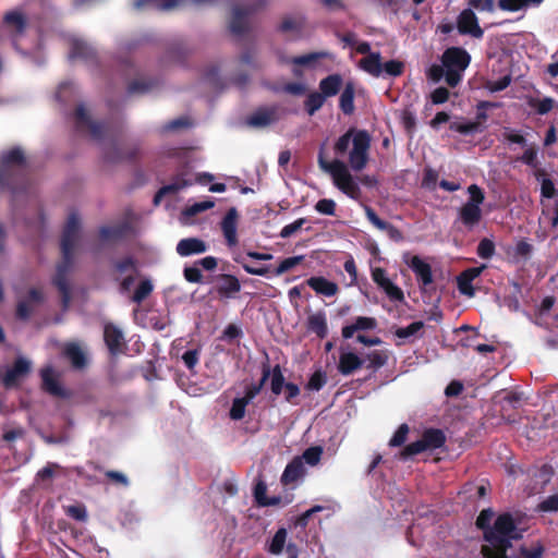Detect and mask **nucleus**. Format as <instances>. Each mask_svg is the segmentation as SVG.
I'll list each match as a JSON object with an SVG mask.
<instances>
[{
	"label": "nucleus",
	"instance_id": "obj_1",
	"mask_svg": "<svg viewBox=\"0 0 558 558\" xmlns=\"http://www.w3.org/2000/svg\"><path fill=\"white\" fill-rule=\"evenodd\" d=\"M31 185L28 163L21 147H12L0 155V187L13 195L24 193Z\"/></svg>",
	"mask_w": 558,
	"mask_h": 558
},
{
	"label": "nucleus",
	"instance_id": "obj_2",
	"mask_svg": "<svg viewBox=\"0 0 558 558\" xmlns=\"http://www.w3.org/2000/svg\"><path fill=\"white\" fill-rule=\"evenodd\" d=\"M351 142L353 147L349 153V162L354 171H361L366 167L368 161L371 135L365 130L354 131L353 129H350L348 132L341 135L336 142V154H345Z\"/></svg>",
	"mask_w": 558,
	"mask_h": 558
},
{
	"label": "nucleus",
	"instance_id": "obj_3",
	"mask_svg": "<svg viewBox=\"0 0 558 558\" xmlns=\"http://www.w3.org/2000/svg\"><path fill=\"white\" fill-rule=\"evenodd\" d=\"M523 530L519 529L511 513H501L495 520V523L488 532L485 533V541L495 549H509L511 541H518L523 537Z\"/></svg>",
	"mask_w": 558,
	"mask_h": 558
},
{
	"label": "nucleus",
	"instance_id": "obj_4",
	"mask_svg": "<svg viewBox=\"0 0 558 558\" xmlns=\"http://www.w3.org/2000/svg\"><path fill=\"white\" fill-rule=\"evenodd\" d=\"M318 163L323 170L331 173L333 183L340 191L354 199L360 196L361 190L342 161L333 160L328 162L325 160L323 151H320Z\"/></svg>",
	"mask_w": 558,
	"mask_h": 558
},
{
	"label": "nucleus",
	"instance_id": "obj_5",
	"mask_svg": "<svg viewBox=\"0 0 558 558\" xmlns=\"http://www.w3.org/2000/svg\"><path fill=\"white\" fill-rule=\"evenodd\" d=\"M446 444V435L439 428H427L423 432L421 439L407 445L398 458L407 461L414 456L425 451H432L441 448Z\"/></svg>",
	"mask_w": 558,
	"mask_h": 558
},
{
	"label": "nucleus",
	"instance_id": "obj_6",
	"mask_svg": "<svg viewBox=\"0 0 558 558\" xmlns=\"http://www.w3.org/2000/svg\"><path fill=\"white\" fill-rule=\"evenodd\" d=\"M74 250L75 247L61 246L62 259L56 267V275L52 278L53 286L61 294L63 308H66L71 301V288L68 280V275L74 264Z\"/></svg>",
	"mask_w": 558,
	"mask_h": 558
},
{
	"label": "nucleus",
	"instance_id": "obj_7",
	"mask_svg": "<svg viewBox=\"0 0 558 558\" xmlns=\"http://www.w3.org/2000/svg\"><path fill=\"white\" fill-rule=\"evenodd\" d=\"M267 0H252L244 5H234L230 21V31L234 35H243L248 29L247 17L266 7Z\"/></svg>",
	"mask_w": 558,
	"mask_h": 558
},
{
	"label": "nucleus",
	"instance_id": "obj_8",
	"mask_svg": "<svg viewBox=\"0 0 558 558\" xmlns=\"http://www.w3.org/2000/svg\"><path fill=\"white\" fill-rule=\"evenodd\" d=\"M74 116L76 129H87L94 140L100 141L108 134V128L104 123L93 121L83 104L76 107Z\"/></svg>",
	"mask_w": 558,
	"mask_h": 558
},
{
	"label": "nucleus",
	"instance_id": "obj_9",
	"mask_svg": "<svg viewBox=\"0 0 558 558\" xmlns=\"http://www.w3.org/2000/svg\"><path fill=\"white\" fill-rule=\"evenodd\" d=\"M210 293H216L220 300L234 299L241 291V282L234 275L219 274L214 278Z\"/></svg>",
	"mask_w": 558,
	"mask_h": 558
},
{
	"label": "nucleus",
	"instance_id": "obj_10",
	"mask_svg": "<svg viewBox=\"0 0 558 558\" xmlns=\"http://www.w3.org/2000/svg\"><path fill=\"white\" fill-rule=\"evenodd\" d=\"M140 154L137 144L126 145L121 148L117 142H111L104 149V159L106 162L118 163L122 161H135Z\"/></svg>",
	"mask_w": 558,
	"mask_h": 558
},
{
	"label": "nucleus",
	"instance_id": "obj_11",
	"mask_svg": "<svg viewBox=\"0 0 558 558\" xmlns=\"http://www.w3.org/2000/svg\"><path fill=\"white\" fill-rule=\"evenodd\" d=\"M32 369V364L25 357H16L11 367H9L3 376L2 384L5 388H12L19 385L21 379L26 377Z\"/></svg>",
	"mask_w": 558,
	"mask_h": 558
},
{
	"label": "nucleus",
	"instance_id": "obj_12",
	"mask_svg": "<svg viewBox=\"0 0 558 558\" xmlns=\"http://www.w3.org/2000/svg\"><path fill=\"white\" fill-rule=\"evenodd\" d=\"M409 267L415 274L418 287L422 292H428L434 283L432 267L428 263L415 255L409 262Z\"/></svg>",
	"mask_w": 558,
	"mask_h": 558
},
{
	"label": "nucleus",
	"instance_id": "obj_13",
	"mask_svg": "<svg viewBox=\"0 0 558 558\" xmlns=\"http://www.w3.org/2000/svg\"><path fill=\"white\" fill-rule=\"evenodd\" d=\"M457 28L461 35H470L473 38L481 39L484 31L478 24L477 16L471 9H464L457 19Z\"/></svg>",
	"mask_w": 558,
	"mask_h": 558
},
{
	"label": "nucleus",
	"instance_id": "obj_14",
	"mask_svg": "<svg viewBox=\"0 0 558 558\" xmlns=\"http://www.w3.org/2000/svg\"><path fill=\"white\" fill-rule=\"evenodd\" d=\"M470 62V53L461 47L447 48L441 57V63L445 69L464 71L469 66Z\"/></svg>",
	"mask_w": 558,
	"mask_h": 558
},
{
	"label": "nucleus",
	"instance_id": "obj_15",
	"mask_svg": "<svg viewBox=\"0 0 558 558\" xmlns=\"http://www.w3.org/2000/svg\"><path fill=\"white\" fill-rule=\"evenodd\" d=\"M279 120V107L277 105L257 108L248 118L247 124L253 128H265Z\"/></svg>",
	"mask_w": 558,
	"mask_h": 558
},
{
	"label": "nucleus",
	"instance_id": "obj_16",
	"mask_svg": "<svg viewBox=\"0 0 558 558\" xmlns=\"http://www.w3.org/2000/svg\"><path fill=\"white\" fill-rule=\"evenodd\" d=\"M486 265H481L478 267H471L457 277V287L461 294L472 298L475 295V289L472 282L482 275Z\"/></svg>",
	"mask_w": 558,
	"mask_h": 558
},
{
	"label": "nucleus",
	"instance_id": "obj_17",
	"mask_svg": "<svg viewBox=\"0 0 558 558\" xmlns=\"http://www.w3.org/2000/svg\"><path fill=\"white\" fill-rule=\"evenodd\" d=\"M104 340L111 355H118L124 347V336L120 328L112 323L104 327Z\"/></svg>",
	"mask_w": 558,
	"mask_h": 558
},
{
	"label": "nucleus",
	"instance_id": "obj_18",
	"mask_svg": "<svg viewBox=\"0 0 558 558\" xmlns=\"http://www.w3.org/2000/svg\"><path fill=\"white\" fill-rule=\"evenodd\" d=\"M236 222L238 210L235 207H231L221 221V230L229 246H234L238 243Z\"/></svg>",
	"mask_w": 558,
	"mask_h": 558
},
{
	"label": "nucleus",
	"instance_id": "obj_19",
	"mask_svg": "<svg viewBox=\"0 0 558 558\" xmlns=\"http://www.w3.org/2000/svg\"><path fill=\"white\" fill-rule=\"evenodd\" d=\"M377 320L374 317L359 316L352 324L345 325L341 329L344 339H351L357 331L374 330L377 328Z\"/></svg>",
	"mask_w": 558,
	"mask_h": 558
},
{
	"label": "nucleus",
	"instance_id": "obj_20",
	"mask_svg": "<svg viewBox=\"0 0 558 558\" xmlns=\"http://www.w3.org/2000/svg\"><path fill=\"white\" fill-rule=\"evenodd\" d=\"M69 59H82L86 62H96L97 61V52L96 50L89 46L86 41L81 39L71 40V49L69 53Z\"/></svg>",
	"mask_w": 558,
	"mask_h": 558
},
{
	"label": "nucleus",
	"instance_id": "obj_21",
	"mask_svg": "<svg viewBox=\"0 0 558 558\" xmlns=\"http://www.w3.org/2000/svg\"><path fill=\"white\" fill-rule=\"evenodd\" d=\"M208 246L205 241L198 238H185L178 242L177 253L182 256H191L196 254H203L207 251Z\"/></svg>",
	"mask_w": 558,
	"mask_h": 558
},
{
	"label": "nucleus",
	"instance_id": "obj_22",
	"mask_svg": "<svg viewBox=\"0 0 558 558\" xmlns=\"http://www.w3.org/2000/svg\"><path fill=\"white\" fill-rule=\"evenodd\" d=\"M365 360L354 352H343L339 356L338 372L343 376H349L364 365Z\"/></svg>",
	"mask_w": 558,
	"mask_h": 558
},
{
	"label": "nucleus",
	"instance_id": "obj_23",
	"mask_svg": "<svg viewBox=\"0 0 558 558\" xmlns=\"http://www.w3.org/2000/svg\"><path fill=\"white\" fill-rule=\"evenodd\" d=\"M80 230V217L77 214L72 213L68 217L66 223L64 226L61 244L60 246H69L75 247L77 235Z\"/></svg>",
	"mask_w": 558,
	"mask_h": 558
},
{
	"label": "nucleus",
	"instance_id": "obj_24",
	"mask_svg": "<svg viewBox=\"0 0 558 558\" xmlns=\"http://www.w3.org/2000/svg\"><path fill=\"white\" fill-rule=\"evenodd\" d=\"M305 283L313 289L317 294L330 298L335 296L339 292V287L336 282H332L322 276H313L308 278Z\"/></svg>",
	"mask_w": 558,
	"mask_h": 558
},
{
	"label": "nucleus",
	"instance_id": "obj_25",
	"mask_svg": "<svg viewBox=\"0 0 558 558\" xmlns=\"http://www.w3.org/2000/svg\"><path fill=\"white\" fill-rule=\"evenodd\" d=\"M41 387L43 389L54 397H64V390L59 380L54 376V371L51 366L44 367L40 371Z\"/></svg>",
	"mask_w": 558,
	"mask_h": 558
},
{
	"label": "nucleus",
	"instance_id": "obj_26",
	"mask_svg": "<svg viewBox=\"0 0 558 558\" xmlns=\"http://www.w3.org/2000/svg\"><path fill=\"white\" fill-rule=\"evenodd\" d=\"M305 474L304 463L301 457H294L286 466L282 475L281 483L283 485H289L296 482L299 478L303 477Z\"/></svg>",
	"mask_w": 558,
	"mask_h": 558
},
{
	"label": "nucleus",
	"instance_id": "obj_27",
	"mask_svg": "<svg viewBox=\"0 0 558 558\" xmlns=\"http://www.w3.org/2000/svg\"><path fill=\"white\" fill-rule=\"evenodd\" d=\"M538 148L535 144H531L526 146L523 154L519 157H517V161H520L533 169H536L535 177L537 180H539L541 177L545 175V170L537 169L539 166V160L537 158Z\"/></svg>",
	"mask_w": 558,
	"mask_h": 558
},
{
	"label": "nucleus",
	"instance_id": "obj_28",
	"mask_svg": "<svg viewBox=\"0 0 558 558\" xmlns=\"http://www.w3.org/2000/svg\"><path fill=\"white\" fill-rule=\"evenodd\" d=\"M63 354L70 361L73 368L82 369L87 365L86 355L76 343L66 344Z\"/></svg>",
	"mask_w": 558,
	"mask_h": 558
},
{
	"label": "nucleus",
	"instance_id": "obj_29",
	"mask_svg": "<svg viewBox=\"0 0 558 558\" xmlns=\"http://www.w3.org/2000/svg\"><path fill=\"white\" fill-rule=\"evenodd\" d=\"M307 328L311 332L315 333L319 339H324L328 335V326L326 315L324 312L312 314L307 318Z\"/></svg>",
	"mask_w": 558,
	"mask_h": 558
},
{
	"label": "nucleus",
	"instance_id": "obj_30",
	"mask_svg": "<svg viewBox=\"0 0 558 558\" xmlns=\"http://www.w3.org/2000/svg\"><path fill=\"white\" fill-rule=\"evenodd\" d=\"M191 184H192L191 181L178 177L173 182H171L170 184L163 185L162 187H160L157 191V193L155 194L154 199H153L154 205L158 206L161 203V199L163 196L174 195L179 191H181L182 189H184Z\"/></svg>",
	"mask_w": 558,
	"mask_h": 558
},
{
	"label": "nucleus",
	"instance_id": "obj_31",
	"mask_svg": "<svg viewBox=\"0 0 558 558\" xmlns=\"http://www.w3.org/2000/svg\"><path fill=\"white\" fill-rule=\"evenodd\" d=\"M360 68L374 77H379L383 74V64L379 52H373L361 59L359 62Z\"/></svg>",
	"mask_w": 558,
	"mask_h": 558
},
{
	"label": "nucleus",
	"instance_id": "obj_32",
	"mask_svg": "<svg viewBox=\"0 0 558 558\" xmlns=\"http://www.w3.org/2000/svg\"><path fill=\"white\" fill-rule=\"evenodd\" d=\"M270 376V365L268 363H264L262 366V377L258 383H252L248 386H246L243 399H246V401L250 403L252 400L259 395L262 389L264 388L266 381L269 379Z\"/></svg>",
	"mask_w": 558,
	"mask_h": 558
},
{
	"label": "nucleus",
	"instance_id": "obj_33",
	"mask_svg": "<svg viewBox=\"0 0 558 558\" xmlns=\"http://www.w3.org/2000/svg\"><path fill=\"white\" fill-rule=\"evenodd\" d=\"M182 0H134L133 8L142 11L146 8H156L161 11H167L177 8Z\"/></svg>",
	"mask_w": 558,
	"mask_h": 558
},
{
	"label": "nucleus",
	"instance_id": "obj_34",
	"mask_svg": "<svg viewBox=\"0 0 558 558\" xmlns=\"http://www.w3.org/2000/svg\"><path fill=\"white\" fill-rule=\"evenodd\" d=\"M3 23L5 26L13 28L14 35H22L27 26L26 17L19 11L7 12L3 16Z\"/></svg>",
	"mask_w": 558,
	"mask_h": 558
},
{
	"label": "nucleus",
	"instance_id": "obj_35",
	"mask_svg": "<svg viewBox=\"0 0 558 558\" xmlns=\"http://www.w3.org/2000/svg\"><path fill=\"white\" fill-rule=\"evenodd\" d=\"M354 95L355 86L352 82H348L344 85L339 99V107L341 111L347 116H351L354 112Z\"/></svg>",
	"mask_w": 558,
	"mask_h": 558
},
{
	"label": "nucleus",
	"instance_id": "obj_36",
	"mask_svg": "<svg viewBox=\"0 0 558 558\" xmlns=\"http://www.w3.org/2000/svg\"><path fill=\"white\" fill-rule=\"evenodd\" d=\"M342 86L340 74H330L319 82L320 93L327 98L336 96Z\"/></svg>",
	"mask_w": 558,
	"mask_h": 558
},
{
	"label": "nucleus",
	"instance_id": "obj_37",
	"mask_svg": "<svg viewBox=\"0 0 558 558\" xmlns=\"http://www.w3.org/2000/svg\"><path fill=\"white\" fill-rule=\"evenodd\" d=\"M459 217L464 226L473 227L481 221L482 209L473 204L465 203L459 211Z\"/></svg>",
	"mask_w": 558,
	"mask_h": 558
},
{
	"label": "nucleus",
	"instance_id": "obj_38",
	"mask_svg": "<svg viewBox=\"0 0 558 558\" xmlns=\"http://www.w3.org/2000/svg\"><path fill=\"white\" fill-rule=\"evenodd\" d=\"M544 0H498V7L502 11L515 12L529 5H539Z\"/></svg>",
	"mask_w": 558,
	"mask_h": 558
},
{
	"label": "nucleus",
	"instance_id": "obj_39",
	"mask_svg": "<svg viewBox=\"0 0 558 558\" xmlns=\"http://www.w3.org/2000/svg\"><path fill=\"white\" fill-rule=\"evenodd\" d=\"M287 536H288L287 529H284V527L278 529L268 545V548H267L268 553H270L272 555H280L284 549Z\"/></svg>",
	"mask_w": 558,
	"mask_h": 558
},
{
	"label": "nucleus",
	"instance_id": "obj_40",
	"mask_svg": "<svg viewBox=\"0 0 558 558\" xmlns=\"http://www.w3.org/2000/svg\"><path fill=\"white\" fill-rule=\"evenodd\" d=\"M126 226H116V227H108L102 226L99 229V238L101 241H112V240H119L123 238L126 233Z\"/></svg>",
	"mask_w": 558,
	"mask_h": 558
},
{
	"label": "nucleus",
	"instance_id": "obj_41",
	"mask_svg": "<svg viewBox=\"0 0 558 558\" xmlns=\"http://www.w3.org/2000/svg\"><path fill=\"white\" fill-rule=\"evenodd\" d=\"M157 80H134L128 85V93L132 94H145L154 89L158 85Z\"/></svg>",
	"mask_w": 558,
	"mask_h": 558
},
{
	"label": "nucleus",
	"instance_id": "obj_42",
	"mask_svg": "<svg viewBox=\"0 0 558 558\" xmlns=\"http://www.w3.org/2000/svg\"><path fill=\"white\" fill-rule=\"evenodd\" d=\"M270 390L275 396H279L287 383L279 364L270 368Z\"/></svg>",
	"mask_w": 558,
	"mask_h": 558
},
{
	"label": "nucleus",
	"instance_id": "obj_43",
	"mask_svg": "<svg viewBox=\"0 0 558 558\" xmlns=\"http://www.w3.org/2000/svg\"><path fill=\"white\" fill-rule=\"evenodd\" d=\"M364 360L368 362L366 368L377 371L388 362V355L385 351L374 350Z\"/></svg>",
	"mask_w": 558,
	"mask_h": 558
},
{
	"label": "nucleus",
	"instance_id": "obj_44",
	"mask_svg": "<svg viewBox=\"0 0 558 558\" xmlns=\"http://www.w3.org/2000/svg\"><path fill=\"white\" fill-rule=\"evenodd\" d=\"M304 25H305L304 16H298V17L287 16L282 20L278 29L282 33L301 32L303 29Z\"/></svg>",
	"mask_w": 558,
	"mask_h": 558
},
{
	"label": "nucleus",
	"instance_id": "obj_45",
	"mask_svg": "<svg viewBox=\"0 0 558 558\" xmlns=\"http://www.w3.org/2000/svg\"><path fill=\"white\" fill-rule=\"evenodd\" d=\"M153 290L154 286L149 279L142 280L132 295V301L136 304H141L151 294Z\"/></svg>",
	"mask_w": 558,
	"mask_h": 558
},
{
	"label": "nucleus",
	"instance_id": "obj_46",
	"mask_svg": "<svg viewBox=\"0 0 558 558\" xmlns=\"http://www.w3.org/2000/svg\"><path fill=\"white\" fill-rule=\"evenodd\" d=\"M449 129L451 131L458 132L463 135H469L473 133L482 132L484 128L480 126V122L469 121V122H452L450 123Z\"/></svg>",
	"mask_w": 558,
	"mask_h": 558
},
{
	"label": "nucleus",
	"instance_id": "obj_47",
	"mask_svg": "<svg viewBox=\"0 0 558 558\" xmlns=\"http://www.w3.org/2000/svg\"><path fill=\"white\" fill-rule=\"evenodd\" d=\"M326 97L322 93L313 92L311 93L305 100V110L310 116H313L316 111H318L324 102Z\"/></svg>",
	"mask_w": 558,
	"mask_h": 558
},
{
	"label": "nucleus",
	"instance_id": "obj_48",
	"mask_svg": "<svg viewBox=\"0 0 558 558\" xmlns=\"http://www.w3.org/2000/svg\"><path fill=\"white\" fill-rule=\"evenodd\" d=\"M424 328V323L413 322L407 327H399L395 331V336L399 339L407 340L411 337H414L418 331H421Z\"/></svg>",
	"mask_w": 558,
	"mask_h": 558
},
{
	"label": "nucleus",
	"instance_id": "obj_49",
	"mask_svg": "<svg viewBox=\"0 0 558 558\" xmlns=\"http://www.w3.org/2000/svg\"><path fill=\"white\" fill-rule=\"evenodd\" d=\"M323 448L320 446H312L304 450L302 456L303 463H307L311 466H315L319 463L323 456Z\"/></svg>",
	"mask_w": 558,
	"mask_h": 558
},
{
	"label": "nucleus",
	"instance_id": "obj_50",
	"mask_svg": "<svg viewBox=\"0 0 558 558\" xmlns=\"http://www.w3.org/2000/svg\"><path fill=\"white\" fill-rule=\"evenodd\" d=\"M248 402L246 399L235 398L232 401L231 409L229 411V416L233 421H240L245 416V409L247 407Z\"/></svg>",
	"mask_w": 558,
	"mask_h": 558
},
{
	"label": "nucleus",
	"instance_id": "obj_51",
	"mask_svg": "<svg viewBox=\"0 0 558 558\" xmlns=\"http://www.w3.org/2000/svg\"><path fill=\"white\" fill-rule=\"evenodd\" d=\"M529 106L534 108L538 114H546L548 113L550 110H553L554 106H555V100L550 97H545L543 99H535V98H531L529 100Z\"/></svg>",
	"mask_w": 558,
	"mask_h": 558
},
{
	"label": "nucleus",
	"instance_id": "obj_52",
	"mask_svg": "<svg viewBox=\"0 0 558 558\" xmlns=\"http://www.w3.org/2000/svg\"><path fill=\"white\" fill-rule=\"evenodd\" d=\"M304 260L303 255L292 256L284 258L280 262L278 267L274 270L275 276H281L282 274L291 270L295 266L300 265Z\"/></svg>",
	"mask_w": 558,
	"mask_h": 558
},
{
	"label": "nucleus",
	"instance_id": "obj_53",
	"mask_svg": "<svg viewBox=\"0 0 558 558\" xmlns=\"http://www.w3.org/2000/svg\"><path fill=\"white\" fill-rule=\"evenodd\" d=\"M476 253L481 258H492L495 254V243L487 238L482 239L477 245Z\"/></svg>",
	"mask_w": 558,
	"mask_h": 558
},
{
	"label": "nucleus",
	"instance_id": "obj_54",
	"mask_svg": "<svg viewBox=\"0 0 558 558\" xmlns=\"http://www.w3.org/2000/svg\"><path fill=\"white\" fill-rule=\"evenodd\" d=\"M494 517V511L488 508L484 509L480 512L478 517L476 518V526L484 532L489 531L493 526L490 525L492 519Z\"/></svg>",
	"mask_w": 558,
	"mask_h": 558
},
{
	"label": "nucleus",
	"instance_id": "obj_55",
	"mask_svg": "<svg viewBox=\"0 0 558 558\" xmlns=\"http://www.w3.org/2000/svg\"><path fill=\"white\" fill-rule=\"evenodd\" d=\"M324 510V507L323 506H314L313 508L306 510L305 512H303L302 514H300L299 517H296L293 521V525L295 527H301V529H305L308 524V521L310 519L312 518V515L316 512H320Z\"/></svg>",
	"mask_w": 558,
	"mask_h": 558
},
{
	"label": "nucleus",
	"instance_id": "obj_56",
	"mask_svg": "<svg viewBox=\"0 0 558 558\" xmlns=\"http://www.w3.org/2000/svg\"><path fill=\"white\" fill-rule=\"evenodd\" d=\"M409 430H410V428H409L408 424H405V423L401 424L398 427V429L395 432V434L391 437V439L389 440V446L390 447H400V446H402L405 442V440H407Z\"/></svg>",
	"mask_w": 558,
	"mask_h": 558
},
{
	"label": "nucleus",
	"instance_id": "obj_57",
	"mask_svg": "<svg viewBox=\"0 0 558 558\" xmlns=\"http://www.w3.org/2000/svg\"><path fill=\"white\" fill-rule=\"evenodd\" d=\"M403 71L404 63L399 60H390L383 64V72L392 77L402 75Z\"/></svg>",
	"mask_w": 558,
	"mask_h": 558
},
{
	"label": "nucleus",
	"instance_id": "obj_58",
	"mask_svg": "<svg viewBox=\"0 0 558 558\" xmlns=\"http://www.w3.org/2000/svg\"><path fill=\"white\" fill-rule=\"evenodd\" d=\"M539 512H558V493L546 497L537 505Z\"/></svg>",
	"mask_w": 558,
	"mask_h": 558
},
{
	"label": "nucleus",
	"instance_id": "obj_59",
	"mask_svg": "<svg viewBox=\"0 0 558 558\" xmlns=\"http://www.w3.org/2000/svg\"><path fill=\"white\" fill-rule=\"evenodd\" d=\"M326 380H327L326 374L323 373L322 371H316L310 377V379L306 384V389L318 391L324 387V385L326 384Z\"/></svg>",
	"mask_w": 558,
	"mask_h": 558
},
{
	"label": "nucleus",
	"instance_id": "obj_60",
	"mask_svg": "<svg viewBox=\"0 0 558 558\" xmlns=\"http://www.w3.org/2000/svg\"><path fill=\"white\" fill-rule=\"evenodd\" d=\"M65 513L76 520V521H81V522H85L88 518L87 515V511H86V508L85 506L83 505H72V506H69L65 508Z\"/></svg>",
	"mask_w": 558,
	"mask_h": 558
},
{
	"label": "nucleus",
	"instance_id": "obj_61",
	"mask_svg": "<svg viewBox=\"0 0 558 558\" xmlns=\"http://www.w3.org/2000/svg\"><path fill=\"white\" fill-rule=\"evenodd\" d=\"M468 193L470 195V198L466 202V204H473L477 207H480L481 204H483V202L485 199V195H484L483 190L477 184H471L468 187Z\"/></svg>",
	"mask_w": 558,
	"mask_h": 558
},
{
	"label": "nucleus",
	"instance_id": "obj_62",
	"mask_svg": "<svg viewBox=\"0 0 558 558\" xmlns=\"http://www.w3.org/2000/svg\"><path fill=\"white\" fill-rule=\"evenodd\" d=\"M502 138L504 141H507L512 144H518L523 147L526 146V138L522 134L510 128L504 129Z\"/></svg>",
	"mask_w": 558,
	"mask_h": 558
},
{
	"label": "nucleus",
	"instance_id": "obj_63",
	"mask_svg": "<svg viewBox=\"0 0 558 558\" xmlns=\"http://www.w3.org/2000/svg\"><path fill=\"white\" fill-rule=\"evenodd\" d=\"M386 295L395 302H403L404 301V294L401 288H399L397 284H395L392 281H390L388 284H386L381 289Z\"/></svg>",
	"mask_w": 558,
	"mask_h": 558
},
{
	"label": "nucleus",
	"instance_id": "obj_64",
	"mask_svg": "<svg viewBox=\"0 0 558 558\" xmlns=\"http://www.w3.org/2000/svg\"><path fill=\"white\" fill-rule=\"evenodd\" d=\"M519 551L520 558H542L544 554V546L539 543L533 548L521 546Z\"/></svg>",
	"mask_w": 558,
	"mask_h": 558
}]
</instances>
